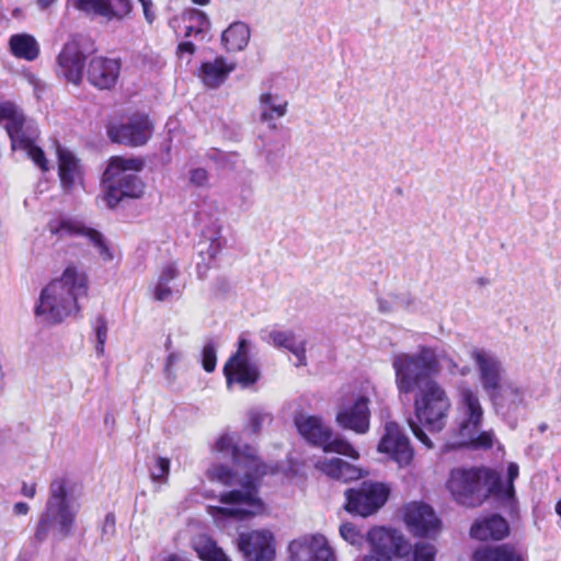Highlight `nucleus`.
<instances>
[{"label": "nucleus", "instance_id": "nucleus-22", "mask_svg": "<svg viewBox=\"0 0 561 561\" xmlns=\"http://www.w3.org/2000/svg\"><path fill=\"white\" fill-rule=\"evenodd\" d=\"M459 412L461 420L458 426V433H472L482 425L484 410L481 405L479 396L471 388L466 387L459 393Z\"/></svg>", "mask_w": 561, "mask_h": 561}, {"label": "nucleus", "instance_id": "nucleus-24", "mask_svg": "<svg viewBox=\"0 0 561 561\" xmlns=\"http://www.w3.org/2000/svg\"><path fill=\"white\" fill-rule=\"evenodd\" d=\"M510 535L507 520L499 514H491L476 520L470 527V536L480 541H500Z\"/></svg>", "mask_w": 561, "mask_h": 561}, {"label": "nucleus", "instance_id": "nucleus-21", "mask_svg": "<svg viewBox=\"0 0 561 561\" xmlns=\"http://www.w3.org/2000/svg\"><path fill=\"white\" fill-rule=\"evenodd\" d=\"M368 398L360 396L350 407L341 409L336 414V423L344 430L356 434H365L369 431L370 410Z\"/></svg>", "mask_w": 561, "mask_h": 561}, {"label": "nucleus", "instance_id": "nucleus-58", "mask_svg": "<svg viewBox=\"0 0 561 561\" xmlns=\"http://www.w3.org/2000/svg\"><path fill=\"white\" fill-rule=\"evenodd\" d=\"M172 130L169 129L167 136L163 138V140L160 142L159 150L163 154L162 160L165 163H169L171 161V150H172V144H173V137L171 135Z\"/></svg>", "mask_w": 561, "mask_h": 561}, {"label": "nucleus", "instance_id": "nucleus-15", "mask_svg": "<svg viewBox=\"0 0 561 561\" xmlns=\"http://www.w3.org/2000/svg\"><path fill=\"white\" fill-rule=\"evenodd\" d=\"M68 3L87 16H100L106 22H122L134 10L131 0H68Z\"/></svg>", "mask_w": 561, "mask_h": 561}, {"label": "nucleus", "instance_id": "nucleus-34", "mask_svg": "<svg viewBox=\"0 0 561 561\" xmlns=\"http://www.w3.org/2000/svg\"><path fill=\"white\" fill-rule=\"evenodd\" d=\"M280 96L271 92H264L260 96L261 105V121L266 123H274L275 117H282L287 112V102H278Z\"/></svg>", "mask_w": 561, "mask_h": 561}, {"label": "nucleus", "instance_id": "nucleus-64", "mask_svg": "<svg viewBox=\"0 0 561 561\" xmlns=\"http://www.w3.org/2000/svg\"><path fill=\"white\" fill-rule=\"evenodd\" d=\"M393 557L389 553L370 550V553L364 557V561H393Z\"/></svg>", "mask_w": 561, "mask_h": 561}, {"label": "nucleus", "instance_id": "nucleus-6", "mask_svg": "<svg viewBox=\"0 0 561 561\" xmlns=\"http://www.w3.org/2000/svg\"><path fill=\"white\" fill-rule=\"evenodd\" d=\"M479 370V379L483 390L493 403L496 412L511 411L522 402L520 390L511 385L503 383L504 369L502 364L489 353H473Z\"/></svg>", "mask_w": 561, "mask_h": 561}, {"label": "nucleus", "instance_id": "nucleus-47", "mask_svg": "<svg viewBox=\"0 0 561 561\" xmlns=\"http://www.w3.org/2000/svg\"><path fill=\"white\" fill-rule=\"evenodd\" d=\"M26 157L43 172L46 173L49 171L50 165L49 161L46 157L45 150L39 145H34L28 152H26Z\"/></svg>", "mask_w": 561, "mask_h": 561}, {"label": "nucleus", "instance_id": "nucleus-51", "mask_svg": "<svg viewBox=\"0 0 561 561\" xmlns=\"http://www.w3.org/2000/svg\"><path fill=\"white\" fill-rule=\"evenodd\" d=\"M272 415L260 410L249 412V426L251 432L257 434L261 432L264 422H272Z\"/></svg>", "mask_w": 561, "mask_h": 561}, {"label": "nucleus", "instance_id": "nucleus-50", "mask_svg": "<svg viewBox=\"0 0 561 561\" xmlns=\"http://www.w3.org/2000/svg\"><path fill=\"white\" fill-rule=\"evenodd\" d=\"M209 182V173L205 168L196 167L188 171V183L194 187H205Z\"/></svg>", "mask_w": 561, "mask_h": 561}, {"label": "nucleus", "instance_id": "nucleus-10", "mask_svg": "<svg viewBox=\"0 0 561 561\" xmlns=\"http://www.w3.org/2000/svg\"><path fill=\"white\" fill-rule=\"evenodd\" d=\"M48 226L51 234L58 238L83 237L98 250L104 261H112L114 259V251L104 233L96 228L88 226L83 220L60 214L50 220Z\"/></svg>", "mask_w": 561, "mask_h": 561}, {"label": "nucleus", "instance_id": "nucleus-19", "mask_svg": "<svg viewBox=\"0 0 561 561\" xmlns=\"http://www.w3.org/2000/svg\"><path fill=\"white\" fill-rule=\"evenodd\" d=\"M367 541L371 550L389 553L398 559L410 554L411 545L405 537L397 529L386 527H374L367 534Z\"/></svg>", "mask_w": 561, "mask_h": 561}, {"label": "nucleus", "instance_id": "nucleus-45", "mask_svg": "<svg viewBox=\"0 0 561 561\" xmlns=\"http://www.w3.org/2000/svg\"><path fill=\"white\" fill-rule=\"evenodd\" d=\"M219 130L222 139L240 142L243 138V127L240 123L230 121H219Z\"/></svg>", "mask_w": 561, "mask_h": 561}, {"label": "nucleus", "instance_id": "nucleus-43", "mask_svg": "<svg viewBox=\"0 0 561 561\" xmlns=\"http://www.w3.org/2000/svg\"><path fill=\"white\" fill-rule=\"evenodd\" d=\"M206 474L210 481H217L225 486L234 484L237 478L236 472L225 465H214Z\"/></svg>", "mask_w": 561, "mask_h": 561}, {"label": "nucleus", "instance_id": "nucleus-54", "mask_svg": "<svg viewBox=\"0 0 561 561\" xmlns=\"http://www.w3.org/2000/svg\"><path fill=\"white\" fill-rule=\"evenodd\" d=\"M207 158L215 162L220 168H226L230 163V156H238L237 151L226 152L219 148H210L207 153Z\"/></svg>", "mask_w": 561, "mask_h": 561}, {"label": "nucleus", "instance_id": "nucleus-27", "mask_svg": "<svg viewBox=\"0 0 561 561\" xmlns=\"http://www.w3.org/2000/svg\"><path fill=\"white\" fill-rule=\"evenodd\" d=\"M519 476V467L516 462H510L506 472V482H500L497 489L493 493V499L503 507L511 516L518 514V501L514 482Z\"/></svg>", "mask_w": 561, "mask_h": 561}, {"label": "nucleus", "instance_id": "nucleus-7", "mask_svg": "<svg viewBox=\"0 0 561 561\" xmlns=\"http://www.w3.org/2000/svg\"><path fill=\"white\" fill-rule=\"evenodd\" d=\"M68 484L67 478H57L50 482L46 511L42 515L35 533V538L38 541L46 539L55 524L58 525L61 537H67L71 533L76 513L71 511L68 503Z\"/></svg>", "mask_w": 561, "mask_h": 561}, {"label": "nucleus", "instance_id": "nucleus-23", "mask_svg": "<svg viewBox=\"0 0 561 561\" xmlns=\"http://www.w3.org/2000/svg\"><path fill=\"white\" fill-rule=\"evenodd\" d=\"M260 337L271 346L285 351H307L308 339L301 329L299 330H268L262 329Z\"/></svg>", "mask_w": 561, "mask_h": 561}, {"label": "nucleus", "instance_id": "nucleus-8", "mask_svg": "<svg viewBox=\"0 0 561 561\" xmlns=\"http://www.w3.org/2000/svg\"><path fill=\"white\" fill-rule=\"evenodd\" d=\"M95 51L94 42L81 33L72 34L56 57L57 76L66 82L80 87L84 79L88 58Z\"/></svg>", "mask_w": 561, "mask_h": 561}, {"label": "nucleus", "instance_id": "nucleus-9", "mask_svg": "<svg viewBox=\"0 0 561 561\" xmlns=\"http://www.w3.org/2000/svg\"><path fill=\"white\" fill-rule=\"evenodd\" d=\"M105 131L112 144L141 147L151 139L154 123L148 113L135 111L126 116V122L108 121L105 124Z\"/></svg>", "mask_w": 561, "mask_h": 561}, {"label": "nucleus", "instance_id": "nucleus-29", "mask_svg": "<svg viewBox=\"0 0 561 561\" xmlns=\"http://www.w3.org/2000/svg\"><path fill=\"white\" fill-rule=\"evenodd\" d=\"M316 468L329 478L344 483L357 480L362 477V470L359 468L341 458L319 460L316 463Z\"/></svg>", "mask_w": 561, "mask_h": 561}, {"label": "nucleus", "instance_id": "nucleus-33", "mask_svg": "<svg viewBox=\"0 0 561 561\" xmlns=\"http://www.w3.org/2000/svg\"><path fill=\"white\" fill-rule=\"evenodd\" d=\"M10 53L21 59L34 61L41 53L36 38L28 33L13 34L9 38Z\"/></svg>", "mask_w": 561, "mask_h": 561}, {"label": "nucleus", "instance_id": "nucleus-26", "mask_svg": "<svg viewBox=\"0 0 561 561\" xmlns=\"http://www.w3.org/2000/svg\"><path fill=\"white\" fill-rule=\"evenodd\" d=\"M58 176L65 192H70L78 178L83 176L79 158L69 148L59 145L57 148Z\"/></svg>", "mask_w": 561, "mask_h": 561}, {"label": "nucleus", "instance_id": "nucleus-40", "mask_svg": "<svg viewBox=\"0 0 561 561\" xmlns=\"http://www.w3.org/2000/svg\"><path fill=\"white\" fill-rule=\"evenodd\" d=\"M327 453H335L339 455L346 456L351 459H358L359 453L353 447V445L342 438V437H335V438H329L325 444L321 447Z\"/></svg>", "mask_w": 561, "mask_h": 561}, {"label": "nucleus", "instance_id": "nucleus-60", "mask_svg": "<svg viewBox=\"0 0 561 561\" xmlns=\"http://www.w3.org/2000/svg\"><path fill=\"white\" fill-rule=\"evenodd\" d=\"M178 275L179 270L176 264L174 262H170L163 267L158 280L169 284L171 280L175 279Z\"/></svg>", "mask_w": 561, "mask_h": 561}, {"label": "nucleus", "instance_id": "nucleus-25", "mask_svg": "<svg viewBox=\"0 0 561 561\" xmlns=\"http://www.w3.org/2000/svg\"><path fill=\"white\" fill-rule=\"evenodd\" d=\"M236 68V62H228L225 56L218 55L211 61L204 60L201 62L198 76L207 88L218 89Z\"/></svg>", "mask_w": 561, "mask_h": 561}, {"label": "nucleus", "instance_id": "nucleus-28", "mask_svg": "<svg viewBox=\"0 0 561 561\" xmlns=\"http://www.w3.org/2000/svg\"><path fill=\"white\" fill-rule=\"evenodd\" d=\"M295 425L299 434L311 445L322 447L333 436L331 427L327 426L322 419L314 415L297 416Z\"/></svg>", "mask_w": 561, "mask_h": 561}, {"label": "nucleus", "instance_id": "nucleus-39", "mask_svg": "<svg viewBox=\"0 0 561 561\" xmlns=\"http://www.w3.org/2000/svg\"><path fill=\"white\" fill-rule=\"evenodd\" d=\"M270 133L266 135L264 147L284 149L290 139V129L276 123H268Z\"/></svg>", "mask_w": 561, "mask_h": 561}, {"label": "nucleus", "instance_id": "nucleus-48", "mask_svg": "<svg viewBox=\"0 0 561 561\" xmlns=\"http://www.w3.org/2000/svg\"><path fill=\"white\" fill-rule=\"evenodd\" d=\"M107 330L108 328L106 318L104 316H99L96 318V324L94 328L95 351H105Z\"/></svg>", "mask_w": 561, "mask_h": 561}, {"label": "nucleus", "instance_id": "nucleus-49", "mask_svg": "<svg viewBox=\"0 0 561 561\" xmlns=\"http://www.w3.org/2000/svg\"><path fill=\"white\" fill-rule=\"evenodd\" d=\"M340 534L342 538L353 546L362 545L364 536L352 523H344L340 526Z\"/></svg>", "mask_w": 561, "mask_h": 561}, {"label": "nucleus", "instance_id": "nucleus-20", "mask_svg": "<svg viewBox=\"0 0 561 561\" xmlns=\"http://www.w3.org/2000/svg\"><path fill=\"white\" fill-rule=\"evenodd\" d=\"M291 561H335L332 548L323 536L294 540L289 546Z\"/></svg>", "mask_w": 561, "mask_h": 561}, {"label": "nucleus", "instance_id": "nucleus-3", "mask_svg": "<svg viewBox=\"0 0 561 561\" xmlns=\"http://www.w3.org/2000/svg\"><path fill=\"white\" fill-rule=\"evenodd\" d=\"M500 482V472L486 466L456 467L449 471L446 489L459 505L474 508L490 497Z\"/></svg>", "mask_w": 561, "mask_h": 561}, {"label": "nucleus", "instance_id": "nucleus-30", "mask_svg": "<svg viewBox=\"0 0 561 561\" xmlns=\"http://www.w3.org/2000/svg\"><path fill=\"white\" fill-rule=\"evenodd\" d=\"M472 561H525V558L513 545L502 543L477 548Z\"/></svg>", "mask_w": 561, "mask_h": 561}, {"label": "nucleus", "instance_id": "nucleus-56", "mask_svg": "<svg viewBox=\"0 0 561 561\" xmlns=\"http://www.w3.org/2000/svg\"><path fill=\"white\" fill-rule=\"evenodd\" d=\"M221 234H222V225H221L219 218H215V219L210 220L207 225L204 226V228L202 229V232H201V237L204 238L208 242Z\"/></svg>", "mask_w": 561, "mask_h": 561}, {"label": "nucleus", "instance_id": "nucleus-1", "mask_svg": "<svg viewBox=\"0 0 561 561\" xmlns=\"http://www.w3.org/2000/svg\"><path fill=\"white\" fill-rule=\"evenodd\" d=\"M215 447L218 451L233 448V458L244 470L240 482L241 489L221 493L219 501L222 504H238L245 507L209 506V513L213 516L220 515L239 520L263 513L265 504L259 495L260 486L265 478L278 474L282 471V466L278 462H265L249 445L239 451L237 447L232 446V439L228 435L220 436L216 440Z\"/></svg>", "mask_w": 561, "mask_h": 561}, {"label": "nucleus", "instance_id": "nucleus-11", "mask_svg": "<svg viewBox=\"0 0 561 561\" xmlns=\"http://www.w3.org/2000/svg\"><path fill=\"white\" fill-rule=\"evenodd\" d=\"M344 510L353 515L368 517L377 513L388 501L390 489L381 482L364 481L345 491Z\"/></svg>", "mask_w": 561, "mask_h": 561}, {"label": "nucleus", "instance_id": "nucleus-13", "mask_svg": "<svg viewBox=\"0 0 561 561\" xmlns=\"http://www.w3.org/2000/svg\"><path fill=\"white\" fill-rule=\"evenodd\" d=\"M402 518L409 533L417 538H435L442 522L433 507L423 502H410L402 508Z\"/></svg>", "mask_w": 561, "mask_h": 561}, {"label": "nucleus", "instance_id": "nucleus-46", "mask_svg": "<svg viewBox=\"0 0 561 561\" xmlns=\"http://www.w3.org/2000/svg\"><path fill=\"white\" fill-rule=\"evenodd\" d=\"M411 561H435L437 549L434 545L419 541L411 547Z\"/></svg>", "mask_w": 561, "mask_h": 561}, {"label": "nucleus", "instance_id": "nucleus-41", "mask_svg": "<svg viewBox=\"0 0 561 561\" xmlns=\"http://www.w3.org/2000/svg\"><path fill=\"white\" fill-rule=\"evenodd\" d=\"M10 140L12 151H24L25 153L36 145L34 136L27 134L23 127L7 130Z\"/></svg>", "mask_w": 561, "mask_h": 561}, {"label": "nucleus", "instance_id": "nucleus-53", "mask_svg": "<svg viewBox=\"0 0 561 561\" xmlns=\"http://www.w3.org/2000/svg\"><path fill=\"white\" fill-rule=\"evenodd\" d=\"M389 298L393 300L394 306L407 311H411L415 304V297L410 291L390 293Z\"/></svg>", "mask_w": 561, "mask_h": 561}, {"label": "nucleus", "instance_id": "nucleus-4", "mask_svg": "<svg viewBox=\"0 0 561 561\" xmlns=\"http://www.w3.org/2000/svg\"><path fill=\"white\" fill-rule=\"evenodd\" d=\"M450 407V400L438 382H430L416 392L413 408L419 423L409 419L408 424L413 435L426 447L432 448L433 444L421 425L432 433L443 431L447 424Z\"/></svg>", "mask_w": 561, "mask_h": 561}, {"label": "nucleus", "instance_id": "nucleus-12", "mask_svg": "<svg viewBox=\"0 0 561 561\" xmlns=\"http://www.w3.org/2000/svg\"><path fill=\"white\" fill-rule=\"evenodd\" d=\"M146 184L134 173L110 176L102 174L101 188L103 201L110 210H117L128 199H139L145 194Z\"/></svg>", "mask_w": 561, "mask_h": 561}, {"label": "nucleus", "instance_id": "nucleus-36", "mask_svg": "<svg viewBox=\"0 0 561 561\" xmlns=\"http://www.w3.org/2000/svg\"><path fill=\"white\" fill-rule=\"evenodd\" d=\"M3 121H7L5 129L10 130L24 127L26 116L13 101H0V123Z\"/></svg>", "mask_w": 561, "mask_h": 561}, {"label": "nucleus", "instance_id": "nucleus-63", "mask_svg": "<svg viewBox=\"0 0 561 561\" xmlns=\"http://www.w3.org/2000/svg\"><path fill=\"white\" fill-rule=\"evenodd\" d=\"M217 364L216 353H203L202 365L207 373L215 370Z\"/></svg>", "mask_w": 561, "mask_h": 561}, {"label": "nucleus", "instance_id": "nucleus-38", "mask_svg": "<svg viewBox=\"0 0 561 561\" xmlns=\"http://www.w3.org/2000/svg\"><path fill=\"white\" fill-rule=\"evenodd\" d=\"M195 551L202 561H231L211 539L199 541L195 547Z\"/></svg>", "mask_w": 561, "mask_h": 561}, {"label": "nucleus", "instance_id": "nucleus-44", "mask_svg": "<svg viewBox=\"0 0 561 561\" xmlns=\"http://www.w3.org/2000/svg\"><path fill=\"white\" fill-rule=\"evenodd\" d=\"M171 461L168 457L158 456L154 458V465L150 469V479L152 482L167 484L169 481Z\"/></svg>", "mask_w": 561, "mask_h": 561}, {"label": "nucleus", "instance_id": "nucleus-14", "mask_svg": "<svg viewBox=\"0 0 561 561\" xmlns=\"http://www.w3.org/2000/svg\"><path fill=\"white\" fill-rule=\"evenodd\" d=\"M122 67L123 60L121 57L94 56L85 66L84 76L95 89L112 91L119 80Z\"/></svg>", "mask_w": 561, "mask_h": 561}, {"label": "nucleus", "instance_id": "nucleus-17", "mask_svg": "<svg viewBox=\"0 0 561 561\" xmlns=\"http://www.w3.org/2000/svg\"><path fill=\"white\" fill-rule=\"evenodd\" d=\"M238 548L245 561H272L275 558L274 537L270 531L252 530L240 534Z\"/></svg>", "mask_w": 561, "mask_h": 561}, {"label": "nucleus", "instance_id": "nucleus-59", "mask_svg": "<svg viewBox=\"0 0 561 561\" xmlns=\"http://www.w3.org/2000/svg\"><path fill=\"white\" fill-rule=\"evenodd\" d=\"M171 296H172V288L169 286V284L158 280V283L154 287V290H153V298L157 301H164Z\"/></svg>", "mask_w": 561, "mask_h": 561}, {"label": "nucleus", "instance_id": "nucleus-18", "mask_svg": "<svg viewBox=\"0 0 561 561\" xmlns=\"http://www.w3.org/2000/svg\"><path fill=\"white\" fill-rule=\"evenodd\" d=\"M224 375L228 387L238 385L241 388L254 386L261 373L255 363L248 357V353H233L224 365Z\"/></svg>", "mask_w": 561, "mask_h": 561}, {"label": "nucleus", "instance_id": "nucleus-37", "mask_svg": "<svg viewBox=\"0 0 561 561\" xmlns=\"http://www.w3.org/2000/svg\"><path fill=\"white\" fill-rule=\"evenodd\" d=\"M461 439L462 446L471 449H491L493 447L494 434L492 431H483L479 433V430H473L472 433H458Z\"/></svg>", "mask_w": 561, "mask_h": 561}, {"label": "nucleus", "instance_id": "nucleus-16", "mask_svg": "<svg viewBox=\"0 0 561 561\" xmlns=\"http://www.w3.org/2000/svg\"><path fill=\"white\" fill-rule=\"evenodd\" d=\"M378 451L389 455L400 467L409 466L414 457V450L401 426L393 421L385 425V434L378 443Z\"/></svg>", "mask_w": 561, "mask_h": 561}, {"label": "nucleus", "instance_id": "nucleus-57", "mask_svg": "<svg viewBox=\"0 0 561 561\" xmlns=\"http://www.w3.org/2000/svg\"><path fill=\"white\" fill-rule=\"evenodd\" d=\"M227 245V239L221 234L210 240L206 251V255L209 256L210 260H217L218 254L221 250Z\"/></svg>", "mask_w": 561, "mask_h": 561}, {"label": "nucleus", "instance_id": "nucleus-52", "mask_svg": "<svg viewBox=\"0 0 561 561\" xmlns=\"http://www.w3.org/2000/svg\"><path fill=\"white\" fill-rule=\"evenodd\" d=\"M199 256L202 261L196 264V275L198 279L205 280L208 276V271L210 268H218L219 265L217 264V260H210L204 250L199 251Z\"/></svg>", "mask_w": 561, "mask_h": 561}, {"label": "nucleus", "instance_id": "nucleus-62", "mask_svg": "<svg viewBox=\"0 0 561 561\" xmlns=\"http://www.w3.org/2000/svg\"><path fill=\"white\" fill-rule=\"evenodd\" d=\"M138 2L142 5L146 21L151 24L156 20L152 0H138Z\"/></svg>", "mask_w": 561, "mask_h": 561}, {"label": "nucleus", "instance_id": "nucleus-55", "mask_svg": "<svg viewBox=\"0 0 561 561\" xmlns=\"http://www.w3.org/2000/svg\"><path fill=\"white\" fill-rule=\"evenodd\" d=\"M264 151L266 164L274 173L277 172L284 158L283 150L278 148L265 147Z\"/></svg>", "mask_w": 561, "mask_h": 561}, {"label": "nucleus", "instance_id": "nucleus-42", "mask_svg": "<svg viewBox=\"0 0 561 561\" xmlns=\"http://www.w3.org/2000/svg\"><path fill=\"white\" fill-rule=\"evenodd\" d=\"M182 20L184 22L193 23L198 30L201 27V33L205 36L206 33L210 30V20L207 13L197 8H187L182 13Z\"/></svg>", "mask_w": 561, "mask_h": 561}, {"label": "nucleus", "instance_id": "nucleus-32", "mask_svg": "<svg viewBox=\"0 0 561 561\" xmlns=\"http://www.w3.org/2000/svg\"><path fill=\"white\" fill-rule=\"evenodd\" d=\"M146 167V160L141 156H113L107 160L102 174L119 176L121 174H137Z\"/></svg>", "mask_w": 561, "mask_h": 561}, {"label": "nucleus", "instance_id": "nucleus-61", "mask_svg": "<svg viewBox=\"0 0 561 561\" xmlns=\"http://www.w3.org/2000/svg\"><path fill=\"white\" fill-rule=\"evenodd\" d=\"M196 49V45L192 41H181L176 46V55L179 58H183L185 55L193 56Z\"/></svg>", "mask_w": 561, "mask_h": 561}, {"label": "nucleus", "instance_id": "nucleus-31", "mask_svg": "<svg viewBox=\"0 0 561 561\" xmlns=\"http://www.w3.org/2000/svg\"><path fill=\"white\" fill-rule=\"evenodd\" d=\"M250 35L251 30L245 22L234 21L221 33V45L228 53L241 51L248 46Z\"/></svg>", "mask_w": 561, "mask_h": 561}, {"label": "nucleus", "instance_id": "nucleus-35", "mask_svg": "<svg viewBox=\"0 0 561 561\" xmlns=\"http://www.w3.org/2000/svg\"><path fill=\"white\" fill-rule=\"evenodd\" d=\"M237 283L227 275H217L209 285V297L213 300L226 301L237 296Z\"/></svg>", "mask_w": 561, "mask_h": 561}, {"label": "nucleus", "instance_id": "nucleus-2", "mask_svg": "<svg viewBox=\"0 0 561 561\" xmlns=\"http://www.w3.org/2000/svg\"><path fill=\"white\" fill-rule=\"evenodd\" d=\"M88 290V274L70 262L59 277L51 279L41 289L34 306V314L37 318L45 317L50 324H58L69 316L78 317L81 313L79 298L87 296Z\"/></svg>", "mask_w": 561, "mask_h": 561}, {"label": "nucleus", "instance_id": "nucleus-5", "mask_svg": "<svg viewBox=\"0 0 561 561\" xmlns=\"http://www.w3.org/2000/svg\"><path fill=\"white\" fill-rule=\"evenodd\" d=\"M396 383L400 393L426 387L437 382L434 377L439 373L440 365L436 353H399L393 357Z\"/></svg>", "mask_w": 561, "mask_h": 561}]
</instances>
